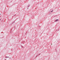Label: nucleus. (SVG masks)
I'll list each match as a JSON object with an SVG mask.
<instances>
[{"instance_id": "nucleus-2", "label": "nucleus", "mask_w": 60, "mask_h": 60, "mask_svg": "<svg viewBox=\"0 0 60 60\" xmlns=\"http://www.w3.org/2000/svg\"><path fill=\"white\" fill-rule=\"evenodd\" d=\"M52 11H51V12H52Z\"/></svg>"}, {"instance_id": "nucleus-4", "label": "nucleus", "mask_w": 60, "mask_h": 60, "mask_svg": "<svg viewBox=\"0 0 60 60\" xmlns=\"http://www.w3.org/2000/svg\"><path fill=\"white\" fill-rule=\"evenodd\" d=\"M52 44H51V45H52Z\"/></svg>"}, {"instance_id": "nucleus-1", "label": "nucleus", "mask_w": 60, "mask_h": 60, "mask_svg": "<svg viewBox=\"0 0 60 60\" xmlns=\"http://www.w3.org/2000/svg\"><path fill=\"white\" fill-rule=\"evenodd\" d=\"M58 20H59L58 19L56 20V21H55L56 22V21H58Z\"/></svg>"}, {"instance_id": "nucleus-3", "label": "nucleus", "mask_w": 60, "mask_h": 60, "mask_svg": "<svg viewBox=\"0 0 60 60\" xmlns=\"http://www.w3.org/2000/svg\"><path fill=\"white\" fill-rule=\"evenodd\" d=\"M0 20H1V19H0Z\"/></svg>"}, {"instance_id": "nucleus-5", "label": "nucleus", "mask_w": 60, "mask_h": 60, "mask_svg": "<svg viewBox=\"0 0 60 60\" xmlns=\"http://www.w3.org/2000/svg\"><path fill=\"white\" fill-rule=\"evenodd\" d=\"M52 10V11H53V10Z\"/></svg>"}]
</instances>
